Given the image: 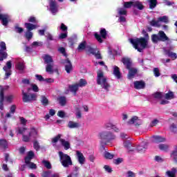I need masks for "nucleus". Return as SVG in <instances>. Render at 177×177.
<instances>
[{
  "mask_svg": "<svg viewBox=\"0 0 177 177\" xmlns=\"http://www.w3.org/2000/svg\"><path fill=\"white\" fill-rule=\"evenodd\" d=\"M0 20L2 21L3 26H8L10 17L6 14H0Z\"/></svg>",
  "mask_w": 177,
  "mask_h": 177,
  "instance_id": "2eb2a0df",
  "label": "nucleus"
},
{
  "mask_svg": "<svg viewBox=\"0 0 177 177\" xmlns=\"http://www.w3.org/2000/svg\"><path fill=\"white\" fill-rule=\"evenodd\" d=\"M3 68L6 71V76L4 78L5 80H8V78L12 75V62L8 61Z\"/></svg>",
  "mask_w": 177,
  "mask_h": 177,
  "instance_id": "6e6552de",
  "label": "nucleus"
},
{
  "mask_svg": "<svg viewBox=\"0 0 177 177\" xmlns=\"http://www.w3.org/2000/svg\"><path fill=\"white\" fill-rule=\"evenodd\" d=\"M62 64L64 65L66 73L70 74V73L73 71V64H71V62H70L68 59H66L62 62Z\"/></svg>",
  "mask_w": 177,
  "mask_h": 177,
  "instance_id": "9b49d317",
  "label": "nucleus"
},
{
  "mask_svg": "<svg viewBox=\"0 0 177 177\" xmlns=\"http://www.w3.org/2000/svg\"><path fill=\"white\" fill-rule=\"evenodd\" d=\"M104 157L105 158H108L109 160H112V158H114V155L110 153L109 152H105Z\"/></svg>",
  "mask_w": 177,
  "mask_h": 177,
  "instance_id": "3c124183",
  "label": "nucleus"
},
{
  "mask_svg": "<svg viewBox=\"0 0 177 177\" xmlns=\"http://www.w3.org/2000/svg\"><path fill=\"white\" fill-rule=\"evenodd\" d=\"M170 131L173 132V133H177V125L175 124H171L170 126Z\"/></svg>",
  "mask_w": 177,
  "mask_h": 177,
  "instance_id": "49530a36",
  "label": "nucleus"
},
{
  "mask_svg": "<svg viewBox=\"0 0 177 177\" xmlns=\"http://www.w3.org/2000/svg\"><path fill=\"white\" fill-rule=\"evenodd\" d=\"M60 162L65 168L67 167H70V165H73V161H71V158L70 156L63 153L62 151L58 152Z\"/></svg>",
  "mask_w": 177,
  "mask_h": 177,
  "instance_id": "20e7f679",
  "label": "nucleus"
},
{
  "mask_svg": "<svg viewBox=\"0 0 177 177\" xmlns=\"http://www.w3.org/2000/svg\"><path fill=\"white\" fill-rule=\"evenodd\" d=\"M100 137L101 139H105L106 140H114L115 139V136L110 131H102L100 133Z\"/></svg>",
  "mask_w": 177,
  "mask_h": 177,
  "instance_id": "0eeeda50",
  "label": "nucleus"
},
{
  "mask_svg": "<svg viewBox=\"0 0 177 177\" xmlns=\"http://www.w3.org/2000/svg\"><path fill=\"white\" fill-rule=\"evenodd\" d=\"M32 46H42V42H41V41H34L32 44Z\"/></svg>",
  "mask_w": 177,
  "mask_h": 177,
  "instance_id": "69168bd1",
  "label": "nucleus"
},
{
  "mask_svg": "<svg viewBox=\"0 0 177 177\" xmlns=\"http://www.w3.org/2000/svg\"><path fill=\"white\" fill-rule=\"evenodd\" d=\"M138 73V69L135 68H130L129 69V74H128V78L129 80H131V78H133L135 75H136V73Z\"/></svg>",
  "mask_w": 177,
  "mask_h": 177,
  "instance_id": "4be33fe9",
  "label": "nucleus"
},
{
  "mask_svg": "<svg viewBox=\"0 0 177 177\" xmlns=\"http://www.w3.org/2000/svg\"><path fill=\"white\" fill-rule=\"evenodd\" d=\"M177 169L175 167L171 169V171H167L166 172L168 177H176Z\"/></svg>",
  "mask_w": 177,
  "mask_h": 177,
  "instance_id": "cd10ccee",
  "label": "nucleus"
},
{
  "mask_svg": "<svg viewBox=\"0 0 177 177\" xmlns=\"http://www.w3.org/2000/svg\"><path fill=\"white\" fill-rule=\"evenodd\" d=\"M137 151L138 153H145L147 150V142H142L137 147Z\"/></svg>",
  "mask_w": 177,
  "mask_h": 177,
  "instance_id": "dca6fc26",
  "label": "nucleus"
},
{
  "mask_svg": "<svg viewBox=\"0 0 177 177\" xmlns=\"http://www.w3.org/2000/svg\"><path fill=\"white\" fill-rule=\"evenodd\" d=\"M3 100H4L3 92L0 91V110H3Z\"/></svg>",
  "mask_w": 177,
  "mask_h": 177,
  "instance_id": "4c0bfd02",
  "label": "nucleus"
},
{
  "mask_svg": "<svg viewBox=\"0 0 177 177\" xmlns=\"http://www.w3.org/2000/svg\"><path fill=\"white\" fill-rule=\"evenodd\" d=\"M76 157L79 164L81 165L85 164V156H84V154L81 151H76Z\"/></svg>",
  "mask_w": 177,
  "mask_h": 177,
  "instance_id": "ddd939ff",
  "label": "nucleus"
},
{
  "mask_svg": "<svg viewBox=\"0 0 177 177\" xmlns=\"http://www.w3.org/2000/svg\"><path fill=\"white\" fill-rule=\"evenodd\" d=\"M32 158H34V152L30 151L28 153L27 156L25 158V162H27V163L30 162V161H31Z\"/></svg>",
  "mask_w": 177,
  "mask_h": 177,
  "instance_id": "c85d7f7f",
  "label": "nucleus"
},
{
  "mask_svg": "<svg viewBox=\"0 0 177 177\" xmlns=\"http://www.w3.org/2000/svg\"><path fill=\"white\" fill-rule=\"evenodd\" d=\"M42 164H44V167L47 168V169H52V165L48 160H43Z\"/></svg>",
  "mask_w": 177,
  "mask_h": 177,
  "instance_id": "c03bdc74",
  "label": "nucleus"
},
{
  "mask_svg": "<svg viewBox=\"0 0 177 177\" xmlns=\"http://www.w3.org/2000/svg\"><path fill=\"white\" fill-rule=\"evenodd\" d=\"M57 115L58 117H60V118H64V117H66V113L63 111H59L57 113Z\"/></svg>",
  "mask_w": 177,
  "mask_h": 177,
  "instance_id": "bf43d9fd",
  "label": "nucleus"
},
{
  "mask_svg": "<svg viewBox=\"0 0 177 177\" xmlns=\"http://www.w3.org/2000/svg\"><path fill=\"white\" fill-rule=\"evenodd\" d=\"M118 12L120 15H127V10H125L124 8H119L118 9Z\"/></svg>",
  "mask_w": 177,
  "mask_h": 177,
  "instance_id": "5fc2aeb1",
  "label": "nucleus"
},
{
  "mask_svg": "<svg viewBox=\"0 0 177 177\" xmlns=\"http://www.w3.org/2000/svg\"><path fill=\"white\" fill-rule=\"evenodd\" d=\"M22 100L24 102V103H28L30 102H34L37 100V98L38 97V95H37V93H25L24 91H22Z\"/></svg>",
  "mask_w": 177,
  "mask_h": 177,
  "instance_id": "39448f33",
  "label": "nucleus"
},
{
  "mask_svg": "<svg viewBox=\"0 0 177 177\" xmlns=\"http://www.w3.org/2000/svg\"><path fill=\"white\" fill-rule=\"evenodd\" d=\"M85 48H86V41H82L78 46L77 50L78 52H82V50H84Z\"/></svg>",
  "mask_w": 177,
  "mask_h": 177,
  "instance_id": "e433bc0d",
  "label": "nucleus"
},
{
  "mask_svg": "<svg viewBox=\"0 0 177 177\" xmlns=\"http://www.w3.org/2000/svg\"><path fill=\"white\" fill-rule=\"evenodd\" d=\"M13 95H8L6 99L7 102H8L9 103H12V102L13 101Z\"/></svg>",
  "mask_w": 177,
  "mask_h": 177,
  "instance_id": "338daca9",
  "label": "nucleus"
},
{
  "mask_svg": "<svg viewBox=\"0 0 177 177\" xmlns=\"http://www.w3.org/2000/svg\"><path fill=\"white\" fill-rule=\"evenodd\" d=\"M17 68L21 71H23V70H24V62L18 63L17 65Z\"/></svg>",
  "mask_w": 177,
  "mask_h": 177,
  "instance_id": "8fccbe9b",
  "label": "nucleus"
},
{
  "mask_svg": "<svg viewBox=\"0 0 177 177\" xmlns=\"http://www.w3.org/2000/svg\"><path fill=\"white\" fill-rule=\"evenodd\" d=\"M160 22L165 23V24H168L169 23V19H168L167 15L158 17V20L156 21V27H161V24H160Z\"/></svg>",
  "mask_w": 177,
  "mask_h": 177,
  "instance_id": "9d476101",
  "label": "nucleus"
},
{
  "mask_svg": "<svg viewBox=\"0 0 177 177\" xmlns=\"http://www.w3.org/2000/svg\"><path fill=\"white\" fill-rule=\"evenodd\" d=\"M60 138H62V135L58 134L57 136L54 137L52 139L53 146H56V143H57V142H59V140H60Z\"/></svg>",
  "mask_w": 177,
  "mask_h": 177,
  "instance_id": "58836bf2",
  "label": "nucleus"
},
{
  "mask_svg": "<svg viewBox=\"0 0 177 177\" xmlns=\"http://www.w3.org/2000/svg\"><path fill=\"white\" fill-rule=\"evenodd\" d=\"M43 59L46 64H52V63H53V58H52V57L49 55H44Z\"/></svg>",
  "mask_w": 177,
  "mask_h": 177,
  "instance_id": "bb28decb",
  "label": "nucleus"
},
{
  "mask_svg": "<svg viewBox=\"0 0 177 177\" xmlns=\"http://www.w3.org/2000/svg\"><path fill=\"white\" fill-rule=\"evenodd\" d=\"M41 103H42V104H44V106H47V104L48 103V98H46V97L42 95L41 96Z\"/></svg>",
  "mask_w": 177,
  "mask_h": 177,
  "instance_id": "603ef678",
  "label": "nucleus"
},
{
  "mask_svg": "<svg viewBox=\"0 0 177 177\" xmlns=\"http://www.w3.org/2000/svg\"><path fill=\"white\" fill-rule=\"evenodd\" d=\"M149 8L151 9L156 8V0H149Z\"/></svg>",
  "mask_w": 177,
  "mask_h": 177,
  "instance_id": "4d7b16f0",
  "label": "nucleus"
},
{
  "mask_svg": "<svg viewBox=\"0 0 177 177\" xmlns=\"http://www.w3.org/2000/svg\"><path fill=\"white\" fill-rule=\"evenodd\" d=\"M104 128L106 129H113L115 128V125L113 124V123H111L110 122H108L105 123Z\"/></svg>",
  "mask_w": 177,
  "mask_h": 177,
  "instance_id": "a19ab883",
  "label": "nucleus"
},
{
  "mask_svg": "<svg viewBox=\"0 0 177 177\" xmlns=\"http://www.w3.org/2000/svg\"><path fill=\"white\" fill-rule=\"evenodd\" d=\"M122 162V158H118L117 159L113 160V163L116 165H118L119 164H121Z\"/></svg>",
  "mask_w": 177,
  "mask_h": 177,
  "instance_id": "052dcab7",
  "label": "nucleus"
},
{
  "mask_svg": "<svg viewBox=\"0 0 177 177\" xmlns=\"http://www.w3.org/2000/svg\"><path fill=\"white\" fill-rule=\"evenodd\" d=\"M129 124H133L136 127H139L143 124V121L137 116H133L129 121Z\"/></svg>",
  "mask_w": 177,
  "mask_h": 177,
  "instance_id": "f8f14e48",
  "label": "nucleus"
},
{
  "mask_svg": "<svg viewBox=\"0 0 177 177\" xmlns=\"http://www.w3.org/2000/svg\"><path fill=\"white\" fill-rule=\"evenodd\" d=\"M26 37L27 38V39H31L32 38V33L30 30H28L26 32Z\"/></svg>",
  "mask_w": 177,
  "mask_h": 177,
  "instance_id": "13d9d810",
  "label": "nucleus"
},
{
  "mask_svg": "<svg viewBox=\"0 0 177 177\" xmlns=\"http://www.w3.org/2000/svg\"><path fill=\"white\" fill-rule=\"evenodd\" d=\"M166 139L161 136H156V143H162V142H165Z\"/></svg>",
  "mask_w": 177,
  "mask_h": 177,
  "instance_id": "ea45409f",
  "label": "nucleus"
},
{
  "mask_svg": "<svg viewBox=\"0 0 177 177\" xmlns=\"http://www.w3.org/2000/svg\"><path fill=\"white\" fill-rule=\"evenodd\" d=\"M75 115L77 118H81V117H82V114L81 113V110H80V108L75 109Z\"/></svg>",
  "mask_w": 177,
  "mask_h": 177,
  "instance_id": "09e8293b",
  "label": "nucleus"
},
{
  "mask_svg": "<svg viewBox=\"0 0 177 177\" xmlns=\"http://www.w3.org/2000/svg\"><path fill=\"white\" fill-rule=\"evenodd\" d=\"M133 6L140 10H143V4L140 1H133Z\"/></svg>",
  "mask_w": 177,
  "mask_h": 177,
  "instance_id": "473e14b6",
  "label": "nucleus"
},
{
  "mask_svg": "<svg viewBox=\"0 0 177 177\" xmlns=\"http://www.w3.org/2000/svg\"><path fill=\"white\" fill-rule=\"evenodd\" d=\"M30 86H31L32 91H33V92H39V88H38V86H37V84H30Z\"/></svg>",
  "mask_w": 177,
  "mask_h": 177,
  "instance_id": "864d4df0",
  "label": "nucleus"
},
{
  "mask_svg": "<svg viewBox=\"0 0 177 177\" xmlns=\"http://www.w3.org/2000/svg\"><path fill=\"white\" fill-rule=\"evenodd\" d=\"M165 52H166V55H167L169 57H171V59H173V60H175V59H177L176 53L172 51H170L169 50H166Z\"/></svg>",
  "mask_w": 177,
  "mask_h": 177,
  "instance_id": "c756f323",
  "label": "nucleus"
},
{
  "mask_svg": "<svg viewBox=\"0 0 177 177\" xmlns=\"http://www.w3.org/2000/svg\"><path fill=\"white\" fill-rule=\"evenodd\" d=\"M113 75L117 78V80H120L121 78V72L120 71V68L117 66H113Z\"/></svg>",
  "mask_w": 177,
  "mask_h": 177,
  "instance_id": "aec40b11",
  "label": "nucleus"
},
{
  "mask_svg": "<svg viewBox=\"0 0 177 177\" xmlns=\"http://www.w3.org/2000/svg\"><path fill=\"white\" fill-rule=\"evenodd\" d=\"M124 147H125V149H128L129 151H133V150H135V149L131 148L132 147V144H131V142H129V141H126L123 143Z\"/></svg>",
  "mask_w": 177,
  "mask_h": 177,
  "instance_id": "7c9ffc66",
  "label": "nucleus"
},
{
  "mask_svg": "<svg viewBox=\"0 0 177 177\" xmlns=\"http://www.w3.org/2000/svg\"><path fill=\"white\" fill-rule=\"evenodd\" d=\"M43 177H60L59 173H53L52 171H44Z\"/></svg>",
  "mask_w": 177,
  "mask_h": 177,
  "instance_id": "a211bd4d",
  "label": "nucleus"
},
{
  "mask_svg": "<svg viewBox=\"0 0 177 177\" xmlns=\"http://www.w3.org/2000/svg\"><path fill=\"white\" fill-rule=\"evenodd\" d=\"M50 10L53 15H56L57 13V4L55 0L50 1Z\"/></svg>",
  "mask_w": 177,
  "mask_h": 177,
  "instance_id": "4468645a",
  "label": "nucleus"
},
{
  "mask_svg": "<svg viewBox=\"0 0 177 177\" xmlns=\"http://www.w3.org/2000/svg\"><path fill=\"white\" fill-rule=\"evenodd\" d=\"M165 99H167V100H171L175 97V95L174 94V92L169 91L168 93H167L165 94Z\"/></svg>",
  "mask_w": 177,
  "mask_h": 177,
  "instance_id": "f704fd0d",
  "label": "nucleus"
},
{
  "mask_svg": "<svg viewBox=\"0 0 177 177\" xmlns=\"http://www.w3.org/2000/svg\"><path fill=\"white\" fill-rule=\"evenodd\" d=\"M58 101H59V104H61V106L66 105V103L67 102V100H66V97H59L58 98Z\"/></svg>",
  "mask_w": 177,
  "mask_h": 177,
  "instance_id": "37998d69",
  "label": "nucleus"
},
{
  "mask_svg": "<svg viewBox=\"0 0 177 177\" xmlns=\"http://www.w3.org/2000/svg\"><path fill=\"white\" fill-rule=\"evenodd\" d=\"M27 167H28V168H30V169H37V165H35L33 162H28V163L26 162Z\"/></svg>",
  "mask_w": 177,
  "mask_h": 177,
  "instance_id": "a18cd8bd",
  "label": "nucleus"
},
{
  "mask_svg": "<svg viewBox=\"0 0 177 177\" xmlns=\"http://www.w3.org/2000/svg\"><path fill=\"white\" fill-rule=\"evenodd\" d=\"M146 86V83L143 81H136L134 82V88L136 89H145Z\"/></svg>",
  "mask_w": 177,
  "mask_h": 177,
  "instance_id": "f3484780",
  "label": "nucleus"
},
{
  "mask_svg": "<svg viewBox=\"0 0 177 177\" xmlns=\"http://www.w3.org/2000/svg\"><path fill=\"white\" fill-rule=\"evenodd\" d=\"M131 6H133V1L124 3V8H131Z\"/></svg>",
  "mask_w": 177,
  "mask_h": 177,
  "instance_id": "680f3d73",
  "label": "nucleus"
},
{
  "mask_svg": "<svg viewBox=\"0 0 177 177\" xmlns=\"http://www.w3.org/2000/svg\"><path fill=\"white\" fill-rule=\"evenodd\" d=\"M156 161H157V162H164V158H162L161 156H156Z\"/></svg>",
  "mask_w": 177,
  "mask_h": 177,
  "instance_id": "e2e57ef3",
  "label": "nucleus"
},
{
  "mask_svg": "<svg viewBox=\"0 0 177 177\" xmlns=\"http://www.w3.org/2000/svg\"><path fill=\"white\" fill-rule=\"evenodd\" d=\"M8 57V53H6V44L1 41L0 43V62H3V59Z\"/></svg>",
  "mask_w": 177,
  "mask_h": 177,
  "instance_id": "423d86ee",
  "label": "nucleus"
},
{
  "mask_svg": "<svg viewBox=\"0 0 177 177\" xmlns=\"http://www.w3.org/2000/svg\"><path fill=\"white\" fill-rule=\"evenodd\" d=\"M171 157H172L175 162H177V145L174 146V150L171 152Z\"/></svg>",
  "mask_w": 177,
  "mask_h": 177,
  "instance_id": "2f4dec72",
  "label": "nucleus"
},
{
  "mask_svg": "<svg viewBox=\"0 0 177 177\" xmlns=\"http://www.w3.org/2000/svg\"><path fill=\"white\" fill-rule=\"evenodd\" d=\"M25 27L27 28L28 31H32V30H35L36 28H38L39 26L38 24H32L30 23H26L25 24Z\"/></svg>",
  "mask_w": 177,
  "mask_h": 177,
  "instance_id": "5701e85b",
  "label": "nucleus"
},
{
  "mask_svg": "<svg viewBox=\"0 0 177 177\" xmlns=\"http://www.w3.org/2000/svg\"><path fill=\"white\" fill-rule=\"evenodd\" d=\"M158 148L162 151H168V149H169V145L167 144H160L158 145Z\"/></svg>",
  "mask_w": 177,
  "mask_h": 177,
  "instance_id": "72a5a7b5",
  "label": "nucleus"
},
{
  "mask_svg": "<svg viewBox=\"0 0 177 177\" xmlns=\"http://www.w3.org/2000/svg\"><path fill=\"white\" fill-rule=\"evenodd\" d=\"M97 84L106 91H109L110 88V84L107 82V77L104 76V73L102 71L97 72Z\"/></svg>",
  "mask_w": 177,
  "mask_h": 177,
  "instance_id": "7ed1b4c3",
  "label": "nucleus"
},
{
  "mask_svg": "<svg viewBox=\"0 0 177 177\" xmlns=\"http://www.w3.org/2000/svg\"><path fill=\"white\" fill-rule=\"evenodd\" d=\"M59 142H60L62 146H63L64 150H68V149H70V142H68L64 139H60Z\"/></svg>",
  "mask_w": 177,
  "mask_h": 177,
  "instance_id": "a878e982",
  "label": "nucleus"
},
{
  "mask_svg": "<svg viewBox=\"0 0 177 177\" xmlns=\"http://www.w3.org/2000/svg\"><path fill=\"white\" fill-rule=\"evenodd\" d=\"M18 133L22 135V140L24 142H30L31 139H37L39 138V132L38 129L35 127H31L29 130L26 128L18 129Z\"/></svg>",
  "mask_w": 177,
  "mask_h": 177,
  "instance_id": "f257e3e1",
  "label": "nucleus"
},
{
  "mask_svg": "<svg viewBox=\"0 0 177 177\" xmlns=\"http://www.w3.org/2000/svg\"><path fill=\"white\" fill-rule=\"evenodd\" d=\"M136 175L135 174V173H133V171H127V177H136Z\"/></svg>",
  "mask_w": 177,
  "mask_h": 177,
  "instance_id": "0e129e2a",
  "label": "nucleus"
},
{
  "mask_svg": "<svg viewBox=\"0 0 177 177\" xmlns=\"http://www.w3.org/2000/svg\"><path fill=\"white\" fill-rule=\"evenodd\" d=\"M80 127H81V125L77 122L69 121L68 122V128H70V129H75L80 128Z\"/></svg>",
  "mask_w": 177,
  "mask_h": 177,
  "instance_id": "412c9836",
  "label": "nucleus"
},
{
  "mask_svg": "<svg viewBox=\"0 0 177 177\" xmlns=\"http://www.w3.org/2000/svg\"><path fill=\"white\" fill-rule=\"evenodd\" d=\"M100 35H101V37H100ZM106 35H107V32L106 31V29L102 28L100 30V35L95 33V37L97 39V41H98V42L102 44V42H103V39H104L106 38ZM102 38L103 39H102Z\"/></svg>",
  "mask_w": 177,
  "mask_h": 177,
  "instance_id": "1a4fd4ad",
  "label": "nucleus"
},
{
  "mask_svg": "<svg viewBox=\"0 0 177 177\" xmlns=\"http://www.w3.org/2000/svg\"><path fill=\"white\" fill-rule=\"evenodd\" d=\"M129 41L138 52H142L143 49L147 48V39H145V37L129 39Z\"/></svg>",
  "mask_w": 177,
  "mask_h": 177,
  "instance_id": "f03ea898",
  "label": "nucleus"
},
{
  "mask_svg": "<svg viewBox=\"0 0 177 177\" xmlns=\"http://www.w3.org/2000/svg\"><path fill=\"white\" fill-rule=\"evenodd\" d=\"M33 147L35 150H39V142H38L36 140L33 141Z\"/></svg>",
  "mask_w": 177,
  "mask_h": 177,
  "instance_id": "6e6d98bb",
  "label": "nucleus"
},
{
  "mask_svg": "<svg viewBox=\"0 0 177 177\" xmlns=\"http://www.w3.org/2000/svg\"><path fill=\"white\" fill-rule=\"evenodd\" d=\"M87 82L86 80H84V79H81L79 81V83L77 84L78 86L80 87H82V86H85L86 85Z\"/></svg>",
  "mask_w": 177,
  "mask_h": 177,
  "instance_id": "de8ad7c7",
  "label": "nucleus"
},
{
  "mask_svg": "<svg viewBox=\"0 0 177 177\" xmlns=\"http://www.w3.org/2000/svg\"><path fill=\"white\" fill-rule=\"evenodd\" d=\"M78 88H79V86L77 84L75 85L69 86V89H70L71 92H73V93H75V95L77 93V91H78Z\"/></svg>",
  "mask_w": 177,
  "mask_h": 177,
  "instance_id": "c9c22d12",
  "label": "nucleus"
},
{
  "mask_svg": "<svg viewBox=\"0 0 177 177\" xmlns=\"http://www.w3.org/2000/svg\"><path fill=\"white\" fill-rule=\"evenodd\" d=\"M158 35L160 37V41H162L163 42H165V41H169V38L167 37V35L164 31L160 30L158 32Z\"/></svg>",
  "mask_w": 177,
  "mask_h": 177,
  "instance_id": "b1692460",
  "label": "nucleus"
},
{
  "mask_svg": "<svg viewBox=\"0 0 177 177\" xmlns=\"http://www.w3.org/2000/svg\"><path fill=\"white\" fill-rule=\"evenodd\" d=\"M122 62L127 70L132 68V61L129 58H123Z\"/></svg>",
  "mask_w": 177,
  "mask_h": 177,
  "instance_id": "6ab92c4d",
  "label": "nucleus"
},
{
  "mask_svg": "<svg viewBox=\"0 0 177 177\" xmlns=\"http://www.w3.org/2000/svg\"><path fill=\"white\" fill-rule=\"evenodd\" d=\"M15 111H16V105H12V106H11V107L10 109V112L12 114H15Z\"/></svg>",
  "mask_w": 177,
  "mask_h": 177,
  "instance_id": "774afa93",
  "label": "nucleus"
},
{
  "mask_svg": "<svg viewBox=\"0 0 177 177\" xmlns=\"http://www.w3.org/2000/svg\"><path fill=\"white\" fill-rule=\"evenodd\" d=\"M1 149H6L8 147V142L6 140H0Z\"/></svg>",
  "mask_w": 177,
  "mask_h": 177,
  "instance_id": "79ce46f5",
  "label": "nucleus"
},
{
  "mask_svg": "<svg viewBox=\"0 0 177 177\" xmlns=\"http://www.w3.org/2000/svg\"><path fill=\"white\" fill-rule=\"evenodd\" d=\"M46 71L49 74H53V71H55V64H48L46 66Z\"/></svg>",
  "mask_w": 177,
  "mask_h": 177,
  "instance_id": "393cba45",
  "label": "nucleus"
}]
</instances>
